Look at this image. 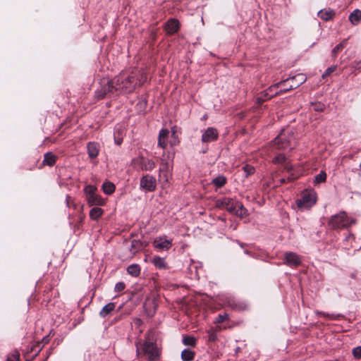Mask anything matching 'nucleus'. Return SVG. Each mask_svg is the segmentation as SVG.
Returning <instances> with one entry per match:
<instances>
[{"label": "nucleus", "mask_w": 361, "mask_h": 361, "mask_svg": "<svg viewBox=\"0 0 361 361\" xmlns=\"http://www.w3.org/2000/svg\"><path fill=\"white\" fill-rule=\"evenodd\" d=\"M171 136H172L173 140L171 141V145H178V142H179V140H178V137L176 135V130L174 128H172Z\"/></svg>", "instance_id": "79ce46f5"}, {"label": "nucleus", "mask_w": 361, "mask_h": 361, "mask_svg": "<svg viewBox=\"0 0 361 361\" xmlns=\"http://www.w3.org/2000/svg\"><path fill=\"white\" fill-rule=\"evenodd\" d=\"M317 201L316 194L314 192H304L302 197L296 201L297 206L299 208H310L313 206Z\"/></svg>", "instance_id": "0eeeda50"}, {"label": "nucleus", "mask_w": 361, "mask_h": 361, "mask_svg": "<svg viewBox=\"0 0 361 361\" xmlns=\"http://www.w3.org/2000/svg\"><path fill=\"white\" fill-rule=\"evenodd\" d=\"M355 68L361 71V61L357 63Z\"/></svg>", "instance_id": "5fc2aeb1"}, {"label": "nucleus", "mask_w": 361, "mask_h": 361, "mask_svg": "<svg viewBox=\"0 0 361 361\" xmlns=\"http://www.w3.org/2000/svg\"><path fill=\"white\" fill-rule=\"evenodd\" d=\"M284 170L287 171H290L293 170V166L288 163H284Z\"/></svg>", "instance_id": "de8ad7c7"}, {"label": "nucleus", "mask_w": 361, "mask_h": 361, "mask_svg": "<svg viewBox=\"0 0 361 361\" xmlns=\"http://www.w3.org/2000/svg\"><path fill=\"white\" fill-rule=\"evenodd\" d=\"M326 180V173L324 171H320V173L314 177V183L316 184L324 183Z\"/></svg>", "instance_id": "473e14b6"}, {"label": "nucleus", "mask_w": 361, "mask_h": 361, "mask_svg": "<svg viewBox=\"0 0 361 361\" xmlns=\"http://www.w3.org/2000/svg\"><path fill=\"white\" fill-rule=\"evenodd\" d=\"M298 177L294 176L293 174H291L290 176H289L287 178V182H291V181H293L294 180H295Z\"/></svg>", "instance_id": "09e8293b"}, {"label": "nucleus", "mask_w": 361, "mask_h": 361, "mask_svg": "<svg viewBox=\"0 0 361 361\" xmlns=\"http://www.w3.org/2000/svg\"><path fill=\"white\" fill-rule=\"evenodd\" d=\"M144 247L142 242L140 240H133L130 244V252L135 254L139 250H142Z\"/></svg>", "instance_id": "b1692460"}, {"label": "nucleus", "mask_w": 361, "mask_h": 361, "mask_svg": "<svg viewBox=\"0 0 361 361\" xmlns=\"http://www.w3.org/2000/svg\"><path fill=\"white\" fill-rule=\"evenodd\" d=\"M126 288V285L123 282H118L116 285H115V291L116 292H121L122 290H123Z\"/></svg>", "instance_id": "a18cd8bd"}, {"label": "nucleus", "mask_w": 361, "mask_h": 361, "mask_svg": "<svg viewBox=\"0 0 361 361\" xmlns=\"http://www.w3.org/2000/svg\"><path fill=\"white\" fill-rule=\"evenodd\" d=\"M57 160V157L53 152H49L44 154V159L42 161V164L39 166V169L45 166H53Z\"/></svg>", "instance_id": "ddd939ff"}, {"label": "nucleus", "mask_w": 361, "mask_h": 361, "mask_svg": "<svg viewBox=\"0 0 361 361\" xmlns=\"http://www.w3.org/2000/svg\"><path fill=\"white\" fill-rule=\"evenodd\" d=\"M116 304L114 302H109L101 310L99 315L104 318L111 313V312L114 310Z\"/></svg>", "instance_id": "412c9836"}, {"label": "nucleus", "mask_w": 361, "mask_h": 361, "mask_svg": "<svg viewBox=\"0 0 361 361\" xmlns=\"http://www.w3.org/2000/svg\"><path fill=\"white\" fill-rule=\"evenodd\" d=\"M116 92H118V90L116 88L114 79L111 80L104 79L102 82L101 89L98 90L96 93L98 98L102 99L105 96Z\"/></svg>", "instance_id": "39448f33"}, {"label": "nucleus", "mask_w": 361, "mask_h": 361, "mask_svg": "<svg viewBox=\"0 0 361 361\" xmlns=\"http://www.w3.org/2000/svg\"><path fill=\"white\" fill-rule=\"evenodd\" d=\"M286 162V157L283 154H280L275 157L273 159L274 164H283Z\"/></svg>", "instance_id": "f704fd0d"}, {"label": "nucleus", "mask_w": 361, "mask_h": 361, "mask_svg": "<svg viewBox=\"0 0 361 361\" xmlns=\"http://www.w3.org/2000/svg\"><path fill=\"white\" fill-rule=\"evenodd\" d=\"M285 264L295 267L301 264V259L298 255L292 252L285 253Z\"/></svg>", "instance_id": "9d476101"}, {"label": "nucleus", "mask_w": 361, "mask_h": 361, "mask_svg": "<svg viewBox=\"0 0 361 361\" xmlns=\"http://www.w3.org/2000/svg\"><path fill=\"white\" fill-rule=\"evenodd\" d=\"M133 323L136 326L140 327L142 324V321L140 318L136 317L133 319Z\"/></svg>", "instance_id": "49530a36"}, {"label": "nucleus", "mask_w": 361, "mask_h": 361, "mask_svg": "<svg viewBox=\"0 0 361 361\" xmlns=\"http://www.w3.org/2000/svg\"><path fill=\"white\" fill-rule=\"evenodd\" d=\"M48 342V339L44 337L43 338V339L42 340L41 342H37L35 345H34L32 348H31V351H36V353H35V356L42 350L44 345H41V343H47Z\"/></svg>", "instance_id": "2f4dec72"}, {"label": "nucleus", "mask_w": 361, "mask_h": 361, "mask_svg": "<svg viewBox=\"0 0 361 361\" xmlns=\"http://www.w3.org/2000/svg\"><path fill=\"white\" fill-rule=\"evenodd\" d=\"M356 220L347 215L345 212H341L331 217L328 226L332 229H342L355 224Z\"/></svg>", "instance_id": "7ed1b4c3"}, {"label": "nucleus", "mask_w": 361, "mask_h": 361, "mask_svg": "<svg viewBox=\"0 0 361 361\" xmlns=\"http://www.w3.org/2000/svg\"><path fill=\"white\" fill-rule=\"evenodd\" d=\"M115 185L111 182H105L102 185V189L104 193L107 195L112 194L115 191Z\"/></svg>", "instance_id": "c85d7f7f"}, {"label": "nucleus", "mask_w": 361, "mask_h": 361, "mask_svg": "<svg viewBox=\"0 0 361 361\" xmlns=\"http://www.w3.org/2000/svg\"><path fill=\"white\" fill-rule=\"evenodd\" d=\"M221 204H225L224 207L230 212H235L236 208H242V204L234 202L231 198H224L221 201Z\"/></svg>", "instance_id": "4468645a"}, {"label": "nucleus", "mask_w": 361, "mask_h": 361, "mask_svg": "<svg viewBox=\"0 0 361 361\" xmlns=\"http://www.w3.org/2000/svg\"><path fill=\"white\" fill-rule=\"evenodd\" d=\"M317 314L321 317H330V314H328V313H325V312H317Z\"/></svg>", "instance_id": "8fccbe9b"}, {"label": "nucleus", "mask_w": 361, "mask_h": 361, "mask_svg": "<svg viewBox=\"0 0 361 361\" xmlns=\"http://www.w3.org/2000/svg\"><path fill=\"white\" fill-rule=\"evenodd\" d=\"M243 169L246 173V176L252 174L255 172L254 167L249 165H245V166L243 167Z\"/></svg>", "instance_id": "37998d69"}, {"label": "nucleus", "mask_w": 361, "mask_h": 361, "mask_svg": "<svg viewBox=\"0 0 361 361\" xmlns=\"http://www.w3.org/2000/svg\"><path fill=\"white\" fill-rule=\"evenodd\" d=\"M87 201L90 206L93 205H103L104 204V202L103 199L95 194H92L91 195L87 196Z\"/></svg>", "instance_id": "f3484780"}, {"label": "nucleus", "mask_w": 361, "mask_h": 361, "mask_svg": "<svg viewBox=\"0 0 361 361\" xmlns=\"http://www.w3.org/2000/svg\"><path fill=\"white\" fill-rule=\"evenodd\" d=\"M180 23L176 18L169 19L165 25V29L168 34L173 35L177 32L179 30Z\"/></svg>", "instance_id": "9b49d317"}, {"label": "nucleus", "mask_w": 361, "mask_h": 361, "mask_svg": "<svg viewBox=\"0 0 361 361\" xmlns=\"http://www.w3.org/2000/svg\"><path fill=\"white\" fill-rule=\"evenodd\" d=\"M228 314L226 313H224L223 314H219L216 318L215 323H217V324L223 323L224 321L228 319Z\"/></svg>", "instance_id": "4c0bfd02"}, {"label": "nucleus", "mask_w": 361, "mask_h": 361, "mask_svg": "<svg viewBox=\"0 0 361 361\" xmlns=\"http://www.w3.org/2000/svg\"><path fill=\"white\" fill-rule=\"evenodd\" d=\"M153 264L158 269H166L168 268L167 263L166 262L164 258L154 256L152 259Z\"/></svg>", "instance_id": "aec40b11"}, {"label": "nucleus", "mask_w": 361, "mask_h": 361, "mask_svg": "<svg viewBox=\"0 0 361 361\" xmlns=\"http://www.w3.org/2000/svg\"><path fill=\"white\" fill-rule=\"evenodd\" d=\"M154 247L160 250H168L172 246L171 240H167L166 236L160 237L154 242Z\"/></svg>", "instance_id": "f8f14e48"}, {"label": "nucleus", "mask_w": 361, "mask_h": 361, "mask_svg": "<svg viewBox=\"0 0 361 361\" xmlns=\"http://www.w3.org/2000/svg\"><path fill=\"white\" fill-rule=\"evenodd\" d=\"M115 142H116V143L117 145H121V144L122 143V142H123V138H122V137H121V138H119V139H118V140H115Z\"/></svg>", "instance_id": "864d4df0"}, {"label": "nucleus", "mask_w": 361, "mask_h": 361, "mask_svg": "<svg viewBox=\"0 0 361 361\" xmlns=\"http://www.w3.org/2000/svg\"><path fill=\"white\" fill-rule=\"evenodd\" d=\"M142 353L147 355L148 361H159L161 356V350L157 344L149 341H145L142 343H137V353L139 354L140 347Z\"/></svg>", "instance_id": "f03ea898"}, {"label": "nucleus", "mask_w": 361, "mask_h": 361, "mask_svg": "<svg viewBox=\"0 0 361 361\" xmlns=\"http://www.w3.org/2000/svg\"><path fill=\"white\" fill-rule=\"evenodd\" d=\"M360 169H361V163H360Z\"/></svg>", "instance_id": "13d9d810"}, {"label": "nucleus", "mask_w": 361, "mask_h": 361, "mask_svg": "<svg viewBox=\"0 0 361 361\" xmlns=\"http://www.w3.org/2000/svg\"><path fill=\"white\" fill-rule=\"evenodd\" d=\"M337 68V66H331V67H329L325 72L322 74V78H325L326 77L329 76L334 71H336Z\"/></svg>", "instance_id": "c9c22d12"}, {"label": "nucleus", "mask_w": 361, "mask_h": 361, "mask_svg": "<svg viewBox=\"0 0 361 361\" xmlns=\"http://www.w3.org/2000/svg\"><path fill=\"white\" fill-rule=\"evenodd\" d=\"M221 201H222V200H217L216 202V206L218 207H224L225 204H221Z\"/></svg>", "instance_id": "603ef678"}, {"label": "nucleus", "mask_w": 361, "mask_h": 361, "mask_svg": "<svg viewBox=\"0 0 361 361\" xmlns=\"http://www.w3.org/2000/svg\"><path fill=\"white\" fill-rule=\"evenodd\" d=\"M183 343L185 345L195 347L197 345V339L192 336H185L183 338Z\"/></svg>", "instance_id": "cd10ccee"}, {"label": "nucleus", "mask_w": 361, "mask_h": 361, "mask_svg": "<svg viewBox=\"0 0 361 361\" xmlns=\"http://www.w3.org/2000/svg\"><path fill=\"white\" fill-rule=\"evenodd\" d=\"M103 214V210L99 207H93L90 212V217L92 220H97Z\"/></svg>", "instance_id": "bb28decb"}, {"label": "nucleus", "mask_w": 361, "mask_h": 361, "mask_svg": "<svg viewBox=\"0 0 361 361\" xmlns=\"http://www.w3.org/2000/svg\"><path fill=\"white\" fill-rule=\"evenodd\" d=\"M208 337L209 341L212 342H214L217 340V334L213 329L208 331Z\"/></svg>", "instance_id": "a19ab883"}, {"label": "nucleus", "mask_w": 361, "mask_h": 361, "mask_svg": "<svg viewBox=\"0 0 361 361\" xmlns=\"http://www.w3.org/2000/svg\"><path fill=\"white\" fill-rule=\"evenodd\" d=\"M274 145L277 146L278 149H286L292 148L295 142V136L291 130H283L281 133L274 139Z\"/></svg>", "instance_id": "20e7f679"}, {"label": "nucleus", "mask_w": 361, "mask_h": 361, "mask_svg": "<svg viewBox=\"0 0 361 361\" xmlns=\"http://www.w3.org/2000/svg\"><path fill=\"white\" fill-rule=\"evenodd\" d=\"M349 20L353 25H357L361 20V11L359 9L355 10L349 16Z\"/></svg>", "instance_id": "5701e85b"}, {"label": "nucleus", "mask_w": 361, "mask_h": 361, "mask_svg": "<svg viewBox=\"0 0 361 361\" xmlns=\"http://www.w3.org/2000/svg\"><path fill=\"white\" fill-rule=\"evenodd\" d=\"M19 359L20 354L16 351L8 356L6 361H19Z\"/></svg>", "instance_id": "58836bf2"}, {"label": "nucleus", "mask_w": 361, "mask_h": 361, "mask_svg": "<svg viewBox=\"0 0 361 361\" xmlns=\"http://www.w3.org/2000/svg\"><path fill=\"white\" fill-rule=\"evenodd\" d=\"M169 131L166 128L161 129L159 131L158 136L157 145L159 147L165 149L167 146V140L169 137Z\"/></svg>", "instance_id": "2eb2a0df"}, {"label": "nucleus", "mask_w": 361, "mask_h": 361, "mask_svg": "<svg viewBox=\"0 0 361 361\" xmlns=\"http://www.w3.org/2000/svg\"><path fill=\"white\" fill-rule=\"evenodd\" d=\"M312 106L314 107V110L318 112H322L325 109L324 104L320 102L314 103L312 104Z\"/></svg>", "instance_id": "ea45409f"}, {"label": "nucleus", "mask_w": 361, "mask_h": 361, "mask_svg": "<svg viewBox=\"0 0 361 361\" xmlns=\"http://www.w3.org/2000/svg\"><path fill=\"white\" fill-rule=\"evenodd\" d=\"M95 190L96 188L93 185H87L85 188V192L87 193V196L91 195L92 194H95Z\"/></svg>", "instance_id": "c03bdc74"}, {"label": "nucleus", "mask_w": 361, "mask_h": 361, "mask_svg": "<svg viewBox=\"0 0 361 361\" xmlns=\"http://www.w3.org/2000/svg\"><path fill=\"white\" fill-rule=\"evenodd\" d=\"M226 181V178L224 176H219L212 180V183L219 188L224 186Z\"/></svg>", "instance_id": "a878e982"}, {"label": "nucleus", "mask_w": 361, "mask_h": 361, "mask_svg": "<svg viewBox=\"0 0 361 361\" xmlns=\"http://www.w3.org/2000/svg\"><path fill=\"white\" fill-rule=\"evenodd\" d=\"M219 137V132L216 128L209 127L207 128L202 133V142H211L216 140Z\"/></svg>", "instance_id": "1a4fd4ad"}, {"label": "nucleus", "mask_w": 361, "mask_h": 361, "mask_svg": "<svg viewBox=\"0 0 361 361\" xmlns=\"http://www.w3.org/2000/svg\"><path fill=\"white\" fill-rule=\"evenodd\" d=\"M334 15L335 11L332 9H324L318 13L319 17L326 21L331 20Z\"/></svg>", "instance_id": "6ab92c4d"}, {"label": "nucleus", "mask_w": 361, "mask_h": 361, "mask_svg": "<svg viewBox=\"0 0 361 361\" xmlns=\"http://www.w3.org/2000/svg\"><path fill=\"white\" fill-rule=\"evenodd\" d=\"M347 40L345 39L338 45H336L332 50L331 54L333 58H336L337 54L340 52L345 46H346Z\"/></svg>", "instance_id": "7c9ffc66"}, {"label": "nucleus", "mask_w": 361, "mask_h": 361, "mask_svg": "<svg viewBox=\"0 0 361 361\" xmlns=\"http://www.w3.org/2000/svg\"><path fill=\"white\" fill-rule=\"evenodd\" d=\"M88 156L91 159H94L99 155V145L95 142H90L87 145Z\"/></svg>", "instance_id": "dca6fc26"}, {"label": "nucleus", "mask_w": 361, "mask_h": 361, "mask_svg": "<svg viewBox=\"0 0 361 361\" xmlns=\"http://www.w3.org/2000/svg\"><path fill=\"white\" fill-rule=\"evenodd\" d=\"M140 164L142 169L145 171H152L156 166V164L154 161L144 157H141Z\"/></svg>", "instance_id": "a211bd4d"}, {"label": "nucleus", "mask_w": 361, "mask_h": 361, "mask_svg": "<svg viewBox=\"0 0 361 361\" xmlns=\"http://www.w3.org/2000/svg\"><path fill=\"white\" fill-rule=\"evenodd\" d=\"M293 89H294V87L290 85L286 87H284L283 89H281L280 90L276 91V92H274V94L270 95L269 98H272L277 95L284 94V93L287 92L288 91L293 90Z\"/></svg>", "instance_id": "72a5a7b5"}, {"label": "nucleus", "mask_w": 361, "mask_h": 361, "mask_svg": "<svg viewBox=\"0 0 361 361\" xmlns=\"http://www.w3.org/2000/svg\"><path fill=\"white\" fill-rule=\"evenodd\" d=\"M289 80H290V78H287L284 80H282L278 83H276V84L270 86L267 90H266L265 96L266 97L268 96L269 92H271L274 89L280 87L283 84L288 82ZM290 80H292V82L295 81V82H293L291 85L294 87V89H295V88L298 87L300 85H301L302 84H303L306 81L307 78L304 74L300 73V74H298V75L290 78Z\"/></svg>", "instance_id": "423d86ee"}, {"label": "nucleus", "mask_w": 361, "mask_h": 361, "mask_svg": "<svg viewBox=\"0 0 361 361\" xmlns=\"http://www.w3.org/2000/svg\"><path fill=\"white\" fill-rule=\"evenodd\" d=\"M141 268L137 264H130L127 267V272L133 277H137L140 274Z\"/></svg>", "instance_id": "4be33fe9"}, {"label": "nucleus", "mask_w": 361, "mask_h": 361, "mask_svg": "<svg viewBox=\"0 0 361 361\" xmlns=\"http://www.w3.org/2000/svg\"><path fill=\"white\" fill-rule=\"evenodd\" d=\"M286 181H287V180H286V179H283V178L281 180V183H286Z\"/></svg>", "instance_id": "6e6d98bb"}, {"label": "nucleus", "mask_w": 361, "mask_h": 361, "mask_svg": "<svg viewBox=\"0 0 361 361\" xmlns=\"http://www.w3.org/2000/svg\"><path fill=\"white\" fill-rule=\"evenodd\" d=\"M229 305L233 309H234L235 310H238V311L245 310L247 308V304H245L244 302H240L233 301V302H229Z\"/></svg>", "instance_id": "c756f323"}, {"label": "nucleus", "mask_w": 361, "mask_h": 361, "mask_svg": "<svg viewBox=\"0 0 361 361\" xmlns=\"http://www.w3.org/2000/svg\"><path fill=\"white\" fill-rule=\"evenodd\" d=\"M195 352L190 349H184L181 353V359L183 361H192L195 357Z\"/></svg>", "instance_id": "393cba45"}, {"label": "nucleus", "mask_w": 361, "mask_h": 361, "mask_svg": "<svg viewBox=\"0 0 361 361\" xmlns=\"http://www.w3.org/2000/svg\"><path fill=\"white\" fill-rule=\"evenodd\" d=\"M114 79L118 92L128 93L133 92L136 86L142 84L145 77L140 71H137L130 74L121 73Z\"/></svg>", "instance_id": "f257e3e1"}, {"label": "nucleus", "mask_w": 361, "mask_h": 361, "mask_svg": "<svg viewBox=\"0 0 361 361\" xmlns=\"http://www.w3.org/2000/svg\"><path fill=\"white\" fill-rule=\"evenodd\" d=\"M147 302H148V301H146V302H145V305H147Z\"/></svg>", "instance_id": "4d7b16f0"}, {"label": "nucleus", "mask_w": 361, "mask_h": 361, "mask_svg": "<svg viewBox=\"0 0 361 361\" xmlns=\"http://www.w3.org/2000/svg\"><path fill=\"white\" fill-rule=\"evenodd\" d=\"M140 188L146 191L152 192L157 187L156 179L149 175H145L140 179Z\"/></svg>", "instance_id": "6e6552de"}, {"label": "nucleus", "mask_w": 361, "mask_h": 361, "mask_svg": "<svg viewBox=\"0 0 361 361\" xmlns=\"http://www.w3.org/2000/svg\"><path fill=\"white\" fill-rule=\"evenodd\" d=\"M268 99H270L269 97L268 98L257 97V103L262 104Z\"/></svg>", "instance_id": "3c124183"}, {"label": "nucleus", "mask_w": 361, "mask_h": 361, "mask_svg": "<svg viewBox=\"0 0 361 361\" xmlns=\"http://www.w3.org/2000/svg\"><path fill=\"white\" fill-rule=\"evenodd\" d=\"M352 353L355 359H361V345L354 348L353 349Z\"/></svg>", "instance_id": "e433bc0d"}]
</instances>
